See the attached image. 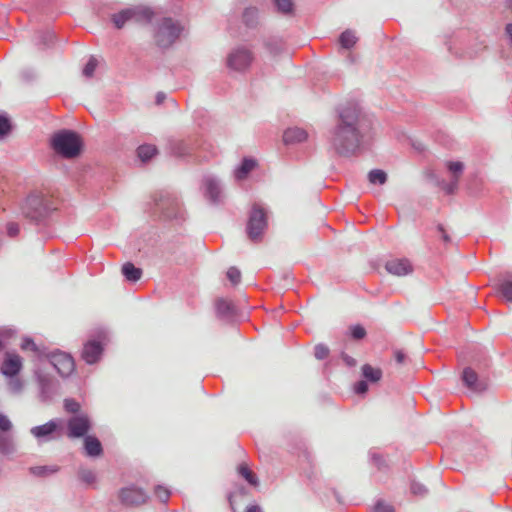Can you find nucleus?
Masks as SVG:
<instances>
[{
    "mask_svg": "<svg viewBox=\"0 0 512 512\" xmlns=\"http://www.w3.org/2000/svg\"><path fill=\"white\" fill-rule=\"evenodd\" d=\"M427 177L430 180L435 181V183L438 185V181H440V180L436 177V175L433 172L428 173Z\"/></svg>",
    "mask_w": 512,
    "mask_h": 512,
    "instance_id": "obj_62",
    "label": "nucleus"
},
{
    "mask_svg": "<svg viewBox=\"0 0 512 512\" xmlns=\"http://www.w3.org/2000/svg\"><path fill=\"white\" fill-rule=\"evenodd\" d=\"M375 512H394L392 506L385 504L382 501H378L375 505Z\"/></svg>",
    "mask_w": 512,
    "mask_h": 512,
    "instance_id": "obj_54",
    "label": "nucleus"
},
{
    "mask_svg": "<svg viewBox=\"0 0 512 512\" xmlns=\"http://www.w3.org/2000/svg\"><path fill=\"white\" fill-rule=\"evenodd\" d=\"M329 355V348L324 344H318L314 348V356L318 360H323Z\"/></svg>",
    "mask_w": 512,
    "mask_h": 512,
    "instance_id": "obj_48",
    "label": "nucleus"
},
{
    "mask_svg": "<svg viewBox=\"0 0 512 512\" xmlns=\"http://www.w3.org/2000/svg\"><path fill=\"white\" fill-rule=\"evenodd\" d=\"M57 465L33 466L29 468V472L36 477H48L59 471Z\"/></svg>",
    "mask_w": 512,
    "mask_h": 512,
    "instance_id": "obj_24",
    "label": "nucleus"
},
{
    "mask_svg": "<svg viewBox=\"0 0 512 512\" xmlns=\"http://www.w3.org/2000/svg\"><path fill=\"white\" fill-rule=\"evenodd\" d=\"M158 150L156 146L150 144H144L138 147L137 155L142 162L149 161L153 156L157 154Z\"/></svg>",
    "mask_w": 512,
    "mask_h": 512,
    "instance_id": "obj_32",
    "label": "nucleus"
},
{
    "mask_svg": "<svg viewBox=\"0 0 512 512\" xmlns=\"http://www.w3.org/2000/svg\"><path fill=\"white\" fill-rule=\"evenodd\" d=\"M368 180L371 184L383 185L387 181V173L381 169H373L368 173Z\"/></svg>",
    "mask_w": 512,
    "mask_h": 512,
    "instance_id": "obj_34",
    "label": "nucleus"
},
{
    "mask_svg": "<svg viewBox=\"0 0 512 512\" xmlns=\"http://www.w3.org/2000/svg\"><path fill=\"white\" fill-rule=\"evenodd\" d=\"M264 46L268 52L274 56L280 54L283 50V42L279 38H269L265 40Z\"/></svg>",
    "mask_w": 512,
    "mask_h": 512,
    "instance_id": "obj_33",
    "label": "nucleus"
},
{
    "mask_svg": "<svg viewBox=\"0 0 512 512\" xmlns=\"http://www.w3.org/2000/svg\"><path fill=\"white\" fill-rule=\"evenodd\" d=\"M154 493H155V496L162 503H167L170 498V494H171V492L169 491L168 488L161 486V485H158L155 487Z\"/></svg>",
    "mask_w": 512,
    "mask_h": 512,
    "instance_id": "obj_42",
    "label": "nucleus"
},
{
    "mask_svg": "<svg viewBox=\"0 0 512 512\" xmlns=\"http://www.w3.org/2000/svg\"><path fill=\"white\" fill-rule=\"evenodd\" d=\"M341 358L345 362V364L349 367H354L357 363L353 357L349 356L348 354H346L344 352L341 354Z\"/></svg>",
    "mask_w": 512,
    "mask_h": 512,
    "instance_id": "obj_57",
    "label": "nucleus"
},
{
    "mask_svg": "<svg viewBox=\"0 0 512 512\" xmlns=\"http://www.w3.org/2000/svg\"><path fill=\"white\" fill-rule=\"evenodd\" d=\"M308 137L307 132L299 127L288 128L283 134V141L285 144H295L306 140Z\"/></svg>",
    "mask_w": 512,
    "mask_h": 512,
    "instance_id": "obj_19",
    "label": "nucleus"
},
{
    "mask_svg": "<svg viewBox=\"0 0 512 512\" xmlns=\"http://www.w3.org/2000/svg\"><path fill=\"white\" fill-rule=\"evenodd\" d=\"M58 429V423L55 420H50L44 425L35 426L31 428V434L39 440L49 441L53 439V433Z\"/></svg>",
    "mask_w": 512,
    "mask_h": 512,
    "instance_id": "obj_13",
    "label": "nucleus"
},
{
    "mask_svg": "<svg viewBox=\"0 0 512 512\" xmlns=\"http://www.w3.org/2000/svg\"><path fill=\"white\" fill-rule=\"evenodd\" d=\"M38 383L40 386L41 397L43 400H46L50 397L52 393L53 381L49 376L39 375Z\"/></svg>",
    "mask_w": 512,
    "mask_h": 512,
    "instance_id": "obj_29",
    "label": "nucleus"
},
{
    "mask_svg": "<svg viewBox=\"0 0 512 512\" xmlns=\"http://www.w3.org/2000/svg\"><path fill=\"white\" fill-rule=\"evenodd\" d=\"M4 349V344L3 342L0 340V351H2Z\"/></svg>",
    "mask_w": 512,
    "mask_h": 512,
    "instance_id": "obj_64",
    "label": "nucleus"
},
{
    "mask_svg": "<svg viewBox=\"0 0 512 512\" xmlns=\"http://www.w3.org/2000/svg\"><path fill=\"white\" fill-rule=\"evenodd\" d=\"M394 358L398 365H405L408 361L407 354L401 350V349H395L394 352Z\"/></svg>",
    "mask_w": 512,
    "mask_h": 512,
    "instance_id": "obj_52",
    "label": "nucleus"
},
{
    "mask_svg": "<svg viewBox=\"0 0 512 512\" xmlns=\"http://www.w3.org/2000/svg\"><path fill=\"white\" fill-rule=\"evenodd\" d=\"M242 22L247 28H256L259 24V10L253 6L246 7L242 13Z\"/></svg>",
    "mask_w": 512,
    "mask_h": 512,
    "instance_id": "obj_22",
    "label": "nucleus"
},
{
    "mask_svg": "<svg viewBox=\"0 0 512 512\" xmlns=\"http://www.w3.org/2000/svg\"><path fill=\"white\" fill-rule=\"evenodd\" d=\"M51 146L62 157L73 159L80 155L82 142L77 133L70 130H62L53 135Z\"/></svg>",
    "mask_w": 512,
    "mask_h": 512,
    "instance_id": "obj_2",
    "label": "nucleus"
},
{
    "mask_svg": "<svg viewBox=\"0 0 512 512\" xmlns=\"http://www.w3.org/2000/svg\"><path fill=\"white\" fill-rule=\"evenodd\" d=\"M253 59V53L248 48L239 46L228 54L226 64L229 69L242 72L250 67Z\"/></svg>",
    "mask_w": 512,
    "mask_h": 512,
    "instance_id": "obj_6",
    "label": "nucleus"
},
{
    "mask_svg": "<svg viewBox=\"0 0 512 512\" xmlns=\"http://www.w3.org/2000/svg\"><path fill=\"white\" fill-rule=\"evenodd\" d=\"M12 428L13 424L10 419L6 415L0 413V432L10 433Z\"/></svg>",
    "mask_w": 512,
    "mask_h": 512,
    "instance_id": "obj_50",
    "label": "nucleus"
},
{
    "mask_svg": "<svg viewBox=\"0 0 512 512\" xmlns=\"http://www.w3.org/2000/svg\"><path fill=\"white\" fill-rule=\"evenodd\" d=\"M182 26L172 18H164L155 33V42L160 48L170 47L179 37Z\"/></svg>",
    "mask_w": 512,
    "mask_h": 512,
    "instance_id": "obj_4",
    "label": "nucleus"
},
{
    "mask_svg": "<svg viewBox=\"0 0 512 512\" xmlns=\"http://www.w3.org/2000/svg\"><path fill=\"white\" fill-rule=\"evenodd\" d=\"M52 365L56 368L58 373L67 377L72 374L75 369V363L73 358L64 352H56L51 355L50 359Z\"/></svg>",
    "mask_w": 512,
    "mask_h": 512,
    "instance_id": "obj_10",
    "label": "nucleus"
},
{
    "mask_svg": "<svg viewBox=\"0 0 512 512\" xmlns=\"http://www.w3.org/2000/svg\"><path fill=\"white\" fill-rule=\"evenodd\" d=\"M166 99V94L164 92H158L156 94V104L160 105L164 102V100Z\"/></svg>",
    "mask_w": 512,
    "mask_h": 512,
    "instance_id": "obj_59",
    "label": "nucleus"
},
{
    "mask_svg": "<svg viewBox=\"0 0 512 512\" xmlns=\"http://www.w3.org/2000/svg\"><path fill=\"white\" fill-rule=\"evenodd\" d=\"M462 379L465 385L473 391L481 392L485 390V386L478 382L477 373L470 367L464 369Z\"/></svg>",
    "mask_w": 512,
    "mask_h": 512,
    "instance_id": "obj_18",
    "label": "nucleus"
},
{
    "mask_svg": "<svg viewBox=\"0 0 512 512\" xmlns=\"http://www.w3.org/2000/svg\"><path fill=\"white\" fill-rule=\"evenodd\" d=\"M21 349L23 350H32V351H37V346L36 344L34 343V341L30 338H25L23 339L22 343H21Z\"/></svg>",
    "mask_w": 512,
    "mask_h": 512,
    "instance_id": "obj_53",
    "label": "nucleus"
},
{
    "mask_svg": "<svg viewBox=\"0 0 512 512\" xmlns=\"http://www.w3.org/2000/svg\"><path fill=\"white\" fill-rule=\"evenodd\" d=\"M19 233V226L17 223H8L7 224V234L10 236V237H15L17 236Z\"/></svg>",
    "mask_w": 512,
    "mask_h": 512,
    "instance_id": "obj_55",
    "label": "nucleus"
},
{
    "mask_svg": "<svg viewBox=\"0 0 512 512\" xmlns=\"http://www.w3.org/2000/svg\"><path fill=\"white\" fill-rule=\"evenodd\" d=\"M367 128V120L357 105L340 107L335 124L329 131L331 149L341 157L356 155L364 142Z\"/></svg>",
    "mask_w": 512,
    "mask_h": 512,
    "instance_id": "obj_1",
    "label": "nucleus"
},
{
    "mask_svg": "<svg viewBox=\"0 0 512 512\" xmlns=\"http://www.w3.org/2000/svg\"><path fill=\"white\" fill-rule=\"evenodd\" d=\"M358 41L353 30L347 29L339 36V43L344 49H351Z\"/></svg>",
    "mask_w": 512,
    "mask_h": 512,
    "instance_id": "obj_28",
    "label": "nucleus"
},
{
    "mask_svg": "<svg viewBox=\"0 0 512 512\" xmlns=\"http://www.w3.org/2000/svg\"><path fill=\"white\" fill-rule=\"evenodd\" d=\"M410 489H411V493L416 496L423 497L428 493L427 488L423 484L416 482V481H413L411 483Z\"/></svg>",
    "mask_w": 512,
    "mask_h": 512,
    "instance_id": "obj_49",
    "label": "nucleus"
},
{
    "mask_svg": "<svg viewBox=\"0 0 512 512\" xmlns=\"http://www.w3.org/2000/svg\"><path fill=\"white\" fill-rule=\"evenodd\" d=\"M246 512H262V510L258 505H251L247 507Z\"/></svg>",
    "mask_w": 512,
    "mask_h": 512,
    "instance_id": "obj_61",
    "label": "nucleus"
},
{
    "mask_svg": "<svg viewBox=\"0 0 512 512\" xmlns=\"http://www.w3.org/2000/svg\"><path fill=\"white\" fill-rule=\"evenodd\" d=\"M77 475L78 478L87 485H91L96 482V474L90 469L80 468Z\"/></svg>",
    "mask_w": 512,
    "mask_h": 512,
    "instance_id": "obj_37",
    "label": "nucleus"
},
{
    "mask_svg": "<svg viewBox=\"0 0 512 512\" xmlns=\"http://www.w3.org/2000/svg\"><path fill=\"white\" fill-rule=\"evenodd\" d=\"M248 494L247 489L244 486H236L235 490L228 494V501L231 509L235 512V500L237 497H243Z\"/></svg>",
    "mask_w": 512,
    "mask_h": 512,
    "instance_id": "obj_38",
    "label": "nucleus"
},
{
    "mask_svg": "<svg viewBox=\"0 0 512 512\" xmlns=\"http://www.w3.org/2000/svg\"><path fill=\"white\" fill-rule=\"evenodd\" d=\"M130 17H132V22L137 24L146 25L151 22L153 18V11L144 6H134L130 7Z\"/></svg>",
    "mask_w": 512,
    "mask_h": 512,
    "instance_id": "obj_15",
    "label": "nucleus"
},
{
    "mask_svg": "<svg viewBox=\"0 0 512 512\" xmlns=\"http://www.w3.org/2000/svg\"><path fill=\"white\" fill-rule=\"evenodd\" d=\"M15 450L11 433L0 432V453L11 454Z\"/></svg>",
    "mask_w": 512,
    "mask_h": 512,
    "instance_id": "obj_26",
    "label": "nucleus"
},
{
    "mask_svg": "<svg viewBox=\"0 0 512 512\" xmlns=\"http://www.w3.org/2000/svg\"><path fill=\"white\" fill-rule=\"evenodd\" d=\"M216 313L220 318H230L235 314V306L232 301L219 298L215 301Z\"/></svg>",
    "mask_w": 512,
    "mask_h": 512,
    "instance_id": "obj_20",
    "label": "nucleus"
},
{
    "mask_svg": "<svg viewBox=\"0 0 512 512\" xmlns=\"http://www.w3.org/2000/svg\"><path fill=\"white\" fill-rule=\"evenodd\" d=\"M11 128V123L8 117L0 115V140L10 133Z\"/></svg>",
    "mask_w": 512,
    "mask_h": 512,
    "instance_id": "obj_41",
    "label": "nucleus"
},
{
    "mask_svg": "<svg viewBox=\"0 0 512 512\" xmlns=\"http://www.w3.org/2000/svg\"><path fill=\"white\" fill-rule=\"evenodd\" d=\"M237 470L239 475L243 477L250 485L254 487H257L259 485V480L256 474L248 467L247 464H240Z\"/></svg>",
    "mask_w": 512,
    "mask_h": 512,
    "instance_id": "obj_27",
    "label": "nucleus"
},
{
    "mask_svg": "<svg viewBox=\"0 0 512 512\" xmlns=\"http://www.w3.org/2000/svg\"><path fill=\"white\" fill-rule=\"evenodd\" d=\"M142 269L135 267L131 262H126L122 266V274L131 282H136L142 277Z\"/></svg>",
    "mask_w": 512,
    "mask_h": 512,
    "instance_id": "obj_23",
    "label": "nucleus"
},
{
    "mask_svg": "<svg viewBox=\"0 0 512 512\" xmlns=\"http://www.w3.org/2000/svg\"><path fill=\"white\" fill-rule=\"evenodd\" d=\"M362 376L372 382H378L382 377V370L380 368H374L370 364H364L362 366Z\"/></svg>",
    "mask_w": 512,
    "mask_h": 512,
    "instance_id": "obj_25",
    "label": "nucleus"
},
{
    "mask_svg": "<svg viewBox=\"0 0 512 512\" xmlns=\"http://www.w3.org/2000/svg\"><path fill=\"white\" fill-rule=\"evenodd\" d=\"M257 166V162L253 158H244L241 165L235 169L234 176L238 181L244 180L248 177L249 173Z\"/></svg>",
    "mask_w": 512,
    "mask_h": 512,
    "instance_id": "obj_21",
    "label": "nucleus"
},
{
    "mask_svg": "<svg viewBox=\"0 0 512 512\" xmlns=\"http://www.w3.org/2000/svg\"><path fill=\"white\" fill-rule=\"evenodd\" d=\"M103 352V347L99 341L90 340L84 344L81 357L87 364L96 363Z\"/></svg>",
    "mask_w": 512,
    "mask_h": 512,
    "instance_id": "obj_12",
    "label": "nucleus"
},
{
    "mask_svg": "<svg viewBox=\"0 0 512 512\" xmlns=\"http://www.w3.org/2000/svg\"><path fill=\"white\" fill-rule=\"evenodd\" d=\"M64 408L69 413H73L75 415L80 414V404L74 399H65Z\"/></svg>",
    "mask_w": 512,
    "mask_h": 512,
    "instance_id": "obj_44",
    "label": "nucleus"
},
{
    "mask_svg": "<svg viewBox=\"0 0 512 512\" xmlns=\"http://www.w3.org/2000/svg\"><path fill=\"white\" fill-rule=\"evenodd\" d=\"M508 8H509V9L511 10V12H512V0H509V1H508Z\"/></svg>",
    "mask_w": 512,
    "mask_h": 512,
    "instance_id": "obj_63",
    "label": "nucleus"
},
{
    "mask_svg": "<svg viewBox=\"0 0 512 512\" xmlns=\"http://www.w3.org/2000/svg\"><path fill=\"white\" fill-rule=\"evenodd\" d=\"M118 499L123 506L133 508L145 504L149 496L143 489L129 486L119 490Z\"/></svg>",
    "mask_w": 512,
    "mask_h": 512,
    "instance_id": "obj_8",
    "label": "nucleus"
},
{
    "mask_svg": "<svg viewBox=\"0 0 512 512\" xmlns=\"http://www.w3.org/2000/svg\"><path fill=\"white\" fill-rule=\"evenodd\" d=\"M354 390L357 394H364L368 390V384L366 381L362 380L356 383Z\"/></svg>",
    "mask_w": 512,
    "mask_h": 512,
    "instance_id": "obj_56",
    "label": "nucleus"
},
{
    "mask_svg": "<svg viewBox=\"0 0 512 512\" xmlns=\"http://www.w3.org/2000/svg\"><path fill=\"white\" fill-rule=\"evenodd\" d=\"M267 228V213L259 204H253L246 225L248 239L253 243L262 240L263 234Z\"/></svg>",
    "mask_w": 512,
    "mask_h": 512,
    "instance_id": "obj_3",
    "label": "nucleus"
},
{
    "mask_svg": "<svg viewBox=\"0 0 512 512\" xmlns=\"http://www.w3.org/2000/svg\"><path fill=\"white\" fill-rule=\"evenodd\" d=\"M155 204L166 218L175 220L184 219V212L177 197L170 194L161 195L159 199H155Z\"/></svg>",
    "mask_w": 512,
    "mask_h": 512,
    "instance_id": "obj_7",
    "label": "nucleus"
},
{
    "mask_svg": "<svg viewBox=\"0 0 512 512\" xmlns=\"http://www.w3.org/2000/svg\"><path fill=\"white\" fill-rule=\"evenodd\" d=\"M7 386L11 393L13 394H20L24 388V382L21 378L16 376H9Z\"/></svg>",
    "mask_w": 512,
    "mask_h": 512,
    "instance_id": "obj_35",
    "label": "nucleus"
},
{
    "mask_svg": "<svg viewBox=\"0 0 512 512\" xmlns=\"http://www.w3.org/2000/svg\"><path fill=\"white\" fill-rule=\"evenodd\" d=\"M22 367V358L18 354L7 352L0 371L6 377L16 376Z\"/></svg>",
    "mask_w": 512,
    "mask_h": 512,
    "instance_id": "obj_11",
    "label": "nucleus"
},
{
    "mask_svg": "<svg viewBox=\"0 0 512 512\" xmlns=\"http://www.w3.org/2000/svg\"><path fill=\"white\" fill-rule=\"evenodd\" d=\"M446 167L451 174V179L459 181L464 172V163L461 161H448L446 162Z\"/></svg>",
    "mask_w": 512,
    "mask_h": 512,
    "instance_id": "obj_31",
    "label": "nucleus"
},
{
    "mask_svg": "<svg viewBox=\"0 0 512 512\" xmlns=\"http://www.w3.org/2000/svg\"><path fill=\"white\" fill-rule=\"evenodd\" d=\"M438 231L442 234V239L445 243H449L451 241L450 236L446 233L443 225L439 224L437 226Z\"/></svg>",
    "mask_w": 512,
    "mask_h": 512,
    "instance_id": "obj_58",
    "label": "nucleus"
},
{
    "mask_svg": "<svg viewBox=\"0 0 512 512\" xmlns=\"http://www.w3.org/2000/svg\"><path fill=\"white\" fill-rule=\"evenodd\" d=\"M50 212V208L43 196L33 193L29 195L22 206L23 215L31 221H40Z\"/></svg>",
    "mask_w": 512,
    "mask_h": 512,
    "instance_id": "obj_5",
    "label": "nucleus"
},
{
    "mask_svg": "<svg viewBox=\"0 0 512 512\" xmlns=\"http://www.w3.org/2000/svg\"><path fill=\"white\" fill-rule=\"evenodd\" d=\"M500 291L507 301L512 302V277L500 284Z\"/></svg>",
    "mask_w": 512,
    "mask_h": 512,
    "instance_id": "obj_39",
    "label": "nucleus"
},
{
    "mask_svg": "<svg viewBox=\"0 0 512 512\" xmlns=\"http://www.w3.org/2000/svg\"><path fill=\"white\" fill-rule=\"evenodd\" d=\"M55 38V34L52 31H45L39 34V42L43 47H49Z\"/></svg>",
    "mask_w": 512,
    "mask_h": 512,
    "instance_id": "obj_45",
    "label": "nucleus"
},
{
    "mask_svg": "<svg viewBox=\"0 0 512 512\" xmlns=\"http://www.w3.org/2000/svg\"><path fill=\"white\" fill-rule=\"evenodd\" d=\"M273 3L276 6L278 12L285 15H290L293 13V0H273Z\"/></svg>",
    "mask_w": 512,
    "mask_h": 512,
    "instance_id": "obj_36",
    "label": "nucleus"
},
{
    "mask_svg": "<svg viewBox=\"0 0 512 512\" xmlns=\"http://www.w3.org/2000/svg\"><path fill=\"white\" fill-rule=\"evenodd\" d=\"M459 181L451 179L449 183L442 181H438V186H440L448 195L455 194L458 190Z\"/></svg>",
    "mask_w": 512,
    "mask_h": 512,
    "instance_id": "obj_40",
    "label": "nucleus"
},
{
    "mask_svg": "<svg viewBox=\"0 0 512 512\" xmlns=\"http://www.w3.org/2000/svg\"><path fill=\"white\" fill-rule=\"evenodd\" d=\"M505 32L509 37L510 43L512 44V24H507L505 28Z\"/></svg>",
    "mask_w": 512,
    "mask_h": 512,
    "instance_id": "obj_60",
    "label": "nucleus"
},
{
    "mask_svg": "<svg viewBox=\"0 0 512 512\" xmlns=\"http://www.w3.org/2000/svg\"><path fill=\"white\" fill-rule=\"evenodd\" d=\"M349 330L351 337L355 340H361L365 338L367 334L365 328L360 324L350 326Z\"/></svg>",
    "mask_w": 512,
    "mask_h": 512,
    "instance_id": "obj_43",
    "label": "nucleus"
},
{
    "mask_svg": "<svg viewBox=\"0 0 512 512\" xmlns=\"http://www.w3.org/2000/svg\"><path fill=\"white\" fill-rule=\"evenodd\" d=\"M371 460L380 471H384L388 468V464L386 463L385 459L379 454L373 453L371 455Z\"/></svg>",
    "mask_w": 512,
    "mask_h": 512,
    "instance_id": "obj_51",
    "label": "nucleus"
},
{
    "mask_svg": "<svg viewBox=\"0 0 512 512\" xmlns=\"http://www.w3.org/2000/svg\"><path fill=\"white\" fill-rule=\"evenodd\" d=\"M386 270L396 276H404L412 272L413 268L408 260L396 259L388 261L385 265Z\"/></svg>",
    "mask_w": 512,
    "mask_h": 512,
    "instance_id": "obj_14",
    "label": "nucleus"
},
{
    "mask_svg": "<svg viewBox=\"0 0 512 512\" xmlns=\"http://www.w3.org/2000/svg\"><path fill=\"white\" fill-rule=\"evenodd\" d=\"M227 278L233 285H237L241 280V272L237 267H230L227 271Z\"/></svg>",
    "mask_w": 512,
    "mask_h": 512,
    "instance_id": "obj_47",
    "label": "nucleus"
},
{
    "mask_svg": "<svg viewBox=\"0 0 512 512\" xmlns=\"http://www.w3.org/2000/svg\"><path fill=\"white\" fill-rule=\"evenodd\" d=\"M91 428L92 423L89 416L85 413H80L68 419L67 436L72 439L85 437Z\"/></svg>",
    "mask_w": 512,
    "mask_h": 512,
    "instance_id": "obj_9",
    "label": "nucleus"
},
{
    "mask_svg": "<svg viewBox=\"0 0 512 512\" xmlns=\"http://www.w3.org/2000/svg\"><path fill=\"white\" fill-rule=\"evenodd\" d=\"M97 60L95 57H90V59L88 60V62L86 63L84 69H83V75L86 76V77H92L94 75V72L96 70V67H97Z\"/></svg>",
    "mask_w": 512,
    "mask_h": 512,
    "instance_id": "obj_46",
    "label": "nucleus"
},
{
    "mask_svg": "<svg viewBox=\"0 0 512 512\" xmlns=\"http://www.w3.org/2000/svg\"><path fill=\"white\" fill-rule=\"evenodd\" d=\"M111 19L117 29H122L127 22H132V17H130V9L126 8L118 13L113 14Z\"/></svg>",
    "mask_w": 512,
    "mask_h": 512,
    "instance_id": "obj_30",
    "label": "nucleus"
},
{
    "mask_svg": "<svg viewBox=\"0 0 512 512\" xmlns=\"http://www.w3.org/2000/svg\"><path fill=\"white\" fill-rule=\"evenodd\" d=\"M205 186V195L213 204H217L220 201L221 188L218 181L211 177L207 176L203 180Z\"/></svg>",
    "mask_w": 512,
    "mask_h": 512,
    "instance_id": "obj_16",
    "label": "nucleus"
},
{
    "mask_svg": "<svg viewBox=\"0 0 512 512\" xmlns=\"http://www.w3.org/2000/svg\"><path fill=\"white\" fill-rule=\"evenodd\" d=\"M84 450L88 457H100L103 454V447L99 439L92 435L84 437Z\"/></svg>",
    "mask_w": 512,
    "mask_h": 512,
    "instance_id": "obj_17",
    "label": "nucleus"
}]
</instances>
